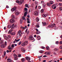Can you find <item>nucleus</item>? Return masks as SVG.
Instances as JSON below:
<instances>
[{"label":"nucleus","instance_id":"39448f33","mask_svg":"<svg viewBox=\"0 0 62 62\" xmlns=\"http://www.w3.org/2000/svg\"><path fill=\"white\" fill-rule=\"evenodd\" d=\"M21 33V30H19L18 32L17 33V35H18V34H19V36L20 37H21V36L22 35V33Z\"/></svg>","mask_w":62,"mask_h":62},{"label":"nucleus","instance_id":"5701e85b","mask_svg":"<svg viewBox=\"0 0 62 62\" xmlns=\"http://www.w3.org/2000/svg\"><path fill=\"white\" fill-rule=\"evenodd\" d=\"M20 23L21 24H22L23 23V19H21Z\"/></svg>","mask_w":62,"mask_h":62},{"label":"nucleus","instance_id":"a19ab883","mask_svg":"<svg viewBox=\"0 0 62 62\" xmlns=\"http://www.w3.org/2000/svg\"><path fill=\"white\" fill-rule=\"evenodd\" d=\"M59 5L60 6H61L62 5V3H60L59 4Z\"/></svg>","mask_w":62,"mask_h":62},{"label":"nucleus","instance_id":"dca6fc26","mask_svg":"<svg viewBox=\"0 0 62 62\" xmlns=\"http://www.w3.org/2000/svg\"><path fill=\"white\" fill-rule=\"evenodd\" d=\"M21 60L22 62H24L25 61V59L24 58H23Z\"/></svg>","mask_w":62,"mask_h":62},{"label":"nucleus","instance_id":"a211bd4d","mask_svg":"<svg viewBox=\"0 0 62 62\" xmlns=\"http://www.w3.org/2000/svg\"><path fill=\"white\" fill-rule=\"evenodd\" d=\"M46 50H50V48H49V47L48 46H47L46 47Z\"/></svg>","mask_w":62,"mask_h":62},{"label":"nucleus","instance_id":"ddd939ff","mask_svg":"<svg viewBox=\"0 0 62 62\" xmlns=\"http://www.w3.org/2000/svg\"><path fill=\"white\" fill-rule=\"evenodd\" d=\"M15 12H16L15 14L16 15H18L19 14V12L17 11H15Z\"/></svg>","mask_w":62,"mask_h":62},{"label":"nucleus","instance_id":"69168bd1","mask_svg":"<svg viewBox=\"0 0 62 62\" xmlns=\"http://www.w3.org/2000/svg\"><path fill=\"white\" fill-rule=\"evenodd\" d=\"M43 57H47V56L46 55H45L43 56Z\"/></svg>","mask_w":62,"mask_h":62},{"label":"nucleus","instance_id":"0e129e2a","mask_svg":"<svg viewBox=\"0 0 62 62\" xmlns=\"http://www.w3.org/2000/svg\"><path fill=\"white\" fill-rule=\"evenodd\" d=\"M9 51L8 50H7V53H9Z\"/></svg>","mask_w":62,"mask_h":62},{"label":"nucleus","instance_id":"7ed1b4c3","mask_svg":"<svg viewBox=\"0 0 62 62\" xmlns=\"http://www.w3.org/2000/svg\"><path fill=\"white\" fill-rule=\"evenodd\" d=\"M16 9H17V7H14L11 9V11H15Z\"/></svg>","mask_w":62,"mask_h":62},{"label":"nucleus","instance_id":"f704fd0d","mask_svg":"<svg viewBox=\"0 0 62 62\" xmlns=\"http://www.w3.org/2000/svg\"><path fill=\"white\" fill-rule=\"evenodd\" d=\"M25 7L28 8V5H27V4H26L25 5Z\"/></svg>","mask_w":62,"mask_h":62},{"label":"nucleus","instance_id":"c756f323","mask_svg":"<svg viewBox=\"0 0 62 62\" xmlns=\"http://www.w3.org/2000/svg\"><path fill=\"white\" fill-rule=\"evenodd\" d=\"M12 31L11 30H10L8 32V33L9 34V33H11V32Z\"/></svg>","mask_w":62,"mask_h":62},{"label":"nucleus","instance_id":"aec40b11","mask_svg":"<svg viewBox=\"0 0 62 62\" xmlns=\"http://www.w3.org/2000/svg\"><path fill=\"white\" fill-rule=\"evenodd\" d=\"M16 3H19V5H20V1L19 0H16Z\"/></svg>","mask_w":62,"mask_h":62},{"label":"nucleus","instance_id":"13d9d810","mask_svg":"<svg viewBox=\"0 0 62 62\" xmlns=\"http://www.w3.org/2000/svg\"><path fill=\"white\" fill-rule=\"evenodd\" d=\"M50 54V53L49 52H47V55H49Z\"/></svg>","mask_w":62,"mask_h":62},{"label":"nucleus","instance_id":"f03ea898","mask_svg":"<svg viewBox=\"0 0 62 62\" xmlns=\"http://www.w3.org/2000/svg\"><path fill=\"white\" fill-rule=\"evenodd\" d=\"M55 24H51V25H49L48 26V27H51V28H53L54 27H55Z\"/></svg>","mask_w":62,"mask_h":62},{"label":"nucleus","instance_id":"864d4df0","mask_svg":"<svg viewBox=\"0 0 62 62\" xmlns=\"http://www.w3.org/2000/svg\"><path fill=\"white\" fill-rule=\"evenodd\" d=\"M60 44H62V41H60Z\"/></svg>","mask_w":62,"mask_h":62},{"label":"nucleus","instance_id":"c9c22d12","mask_svg":"<svg viewBox=\"0 0 62 62\" xmlns=\"http://www.w3.org/2000/svg\"><path fill=\"white\" fill-rule=\"evenodd\" d=\"M53 3H54V2L53 1H51L50 2V4H53Z\"/></svg>","mask_w":62,"mask_h":62},{"label":"nucleus","instance_id":"de8ad7c7","mask_svg":"<svg viewBox=\"0 0 62 62\" xmlns=\"http://www.w3.org/2000/svg\"><path fill=\"white\" fill-rule=\"evenodd\" d=\"M60 49H62V46H61L60 47Z\"/></svg>","mask_w":62,"mask_h":62},{"label":"nucleus","instance_id":"a878e982","mask_svg":"<svg viewBox=\"0 0 62 62\" xmlns=\"http://www.w3.org/2000/svg\"><path fill=\"white\" fill-rule=\"evenodd\" d=\"M18 59L17 57H15L14 58V60H17Z\"/></svg>","mask_w":62,"mask_h":62},{"label":"nucleus","instance_id":"7c9ffc66","mask_svg":"<svg viewBox=\"0 0 62 62\" xmlns=\"http://www.w3.org/2000/svg\"><path fill=\"white\" fill-rule=\"evenodd\" d=\"M47 6H49V7L50 6H51V5H50V3H47Z\"/></svg>","mask_w":62,"mask_h":62},{"label":"nucleus","instance_id":"2eb2a0df","mask_svg":"<svg viewBox=\"0 0 62 62\" xmlns=\"http://www.w3.org/2000/svg\"><path fill=\"white\" fill-rule=\"evenodd\" d=\"M42 23L43 24V26H44L45 25H46V22H42Z\"/></svg>","mask_w":62,"mask_h":62},{"label":"nucleus","instance_id":"393cba45","mask_svg":"<svg viewBox=\"0 0 62 62\" xmlns=\"http://www.w3.org/2000/svg\"><path fill=\"white\" fill-rule=\"evenodd\" d=\"M12 28H15V25H14V24H13L12 25Z\"/></svg>","mask_w":62,"mask_h":62},{"label":"nucleus","instance_id":"6e6d98bb","mask_svg":"<svg viewBox=\"0 0 62 62\" xmlns=\"http://www.w3.org/2000/svg\"><path fill=\"white\" fill-rule=\"evenodd\" d=\"M12 47H14V44H12Z\"/></svg>","mask_w":62,"mask_h":62},{"label":"nucleus","instance_id":"6e6552de","mask_svg":"<svg viewBox=\"0 0 62 62\" xmlns=\"http://www.w3.org/2000/svg\"><path fill=\"white\" fill-rule=\"evenodd\" d=\"M0 46H1V47L2 48H4L6 46L4 44H2Z\"/></svg>","mask_w":62,"mask_h":62},{"label":"nucleus","instance_id":"20e7f679","mask_svg":"<svg viewBox=\"0 0 62 62\" xmlns=\"http://www.w3.org/2000/svg\"><path fill=\"white\" fill-rule=\"evenodd\" d=\"M38 14H39V13L37 11L34 12V14L35 16H37L38 15Z\"/></svg>","mask_w":62,"mask_h":62},{"label":"nucleus","instance_id":"a18cd8bd","mask_svg":"<svg viewBox=\"0 0 62 62\" xmlns=\"http://www.w3.org/2000/svg\"><path fill=\"white\" fill-rule=\"evenodd\" d=\"M38 7V8H39V9H40V8H41V6H39Z\"/></svg>","mask_w":62,"mask_h":62},{"label":"nucleus","instance_id":"6ab92c4d","mask_svg":"<svg viewBox=\"0 0 62 62\" xmlns=\"http://www.w3.org/2000/svg\"><path fill=\"white\" fill-rule=\"evenodd\" d=\"M39 18L38 17H37L36 18V22H38L39 21Z\"/></svg>","mask_w":62,"mask_h":62},{"label":"nucleus","instance_id":"f257e3e1","mask_svg":"<svg viewBox=\"0 0 62 62\" xmlns=\"http://www.w3.org/2000/svg\"><path fill=\"white\" fill-rule=\"evenodd\" d=\"M28 43V41H26L24 43H22V46H24L25 45H26Z\"/></svg>","mask_w":62,"mask_h":62},{"label":"nucleus","instance_id":"412c9836","mask_svg":"<svg viewBox=\"0 0 62 62\" xmlns=\"http://www.w3.org/2000/svg\"><path fill=\"white\" fill-rule=\"evenodd\" d=\"M4 38H5V39L6 40H8V38L6 36H5Z\"/></svg>","mask_w":62,"mask_h":62},{"label":"nucleus","instance_id":"bf43d9fd","mask_svg":"<svg viewBox=\"0 0 62 62\" xmlns=\"http://www.w3.org/2000/svg\"><path fill=\"white\" fill-rule=\"evenodd\" d=\"M5 45H7V42L5 41Z\"/></svg>","mask_w":62,"mask_h":62},{"label":"nucleus","instance_id":"5fc2aeb1","mask_svg":"<svg viewBox=\"0 0 62 62\" xmlns=\"http://www.w3.org/2000/svg\"><path fill=\"white\" fill-rule=\"evenodd\" d=\"M27 23H30V21H27Z\"/></svg>","mask_w":62,"mask_h":62},{"label":"nucleus","instance_id":"603ef678","mask_svg":"<svg viewBox=\"0 0 62 62\" xmlns=\"http://www.w3.org/2000/svg\"><path fill=\"white\" fill-rule=\"evenodd\" d=\"M28 31V29H26V30L25 31V33H27V31Z\"/></svg>","mask_w":62,"mask_h":62},{"label":"nucleus","instance_id":"8fccbe9b","mask_svg":"<svg viewBox=\"0 0 62 62\" xmlns=\"http://www.w3.org/2000/svg\"><path fill=\"white\" fill-rule=\"evenodd\" d=\"M11 37V36L9 35H8V39H9V38H10V37Z\"/></svg>","mask_w":62,"mask_h":62},{"label":"nucleus","instance_id":"473e14b6","mask_svg":"<svg viewBox=\"0 0 62 62\" xmlns=\"http://www.w3.org/2000/svg\"><path fill=\"white\" fill-rule=\"evenodd\" d=\"M8 50H10V49H12V48L11 47H9V46H8Z\"/></svg>","mask_w":62,"mask_h":62},{"label":"nucleus","instance_id":"4d7b16f0","mask_svg":"<svg viewBox=\"0 0 62 62\" xmlns=\"http://www.w3.org/2000/svg\"><path fill=\"white\" fill-rule=\"evenodd\" d=\"M41 4H43L44 3V1H41Z\"/></svg>","mask_w":62,"mask_h":62},{"label":"nucleus","instance_id":"37998d69","mask_svg":"<svg viewBox=\"0 0 62 62\" xmlns=\"http://www.w3.org/2000/svg\"><path fill=\"white\" fill-rule=\"evenodd\" d=\"M58 49H57L56 48H55L54 49V51H58Z\"/></svg>","mask_w":62,"mask_h":62},{"label":"nucleus","instance_id":"4c0bfd02","mask_svg":"<svg viewBox=\"0 0 62 62\" xmlns=\"http://www.w3.org/2000/svg\"><path fill=\"white\" fill-rule=\"evenodd\" d=\"M36 33L37 34H39V33H40V32L39 31H38V32H37Z\"/></svg>","mask_w":62,"mask_h":62},{"label":"nucleus","instance_id":"4468645a","mask_svg":"<svg viewBox=\"0 0 62 62\" xmlns=\"http://www.w3.org/2000/svg\"><path fill=\"white\" fill-rule=\"evenodd\" d=\"M27 12L26 11V12H25L24 14V16L25 17H26L27 15Z\"/></svg>","mask_w":62,"mask_h":62},{"label":"nucleus","instance_id":"f3484780","mask_svg":"<svg viewBox=\"0 0 62 62\" xmlns=\"http://www.w3.org/2000/svg\"><path fill=\"white\" fill-rule=\"evenodd\" d=\"M15 32H12L11 33V35H15Z\"/></svg>","mask_w":62,"mask_h":62},{"label":"nucleus","instance_id":"79ce46f5","mask_svg":"<svg viewBox=\"0 0 62 62\" xmlns=\"http://www.w3.org/2000/svg\"><path fill=\"white\" fill-rule=\"evenodd\" d=\"M4 56H5V55H6V52L4 51Z\"/></svg>","mask_w":62,"mask_h":62},{"label":"nucleus","instance_id":"b1692460","mask_svg":"<svg viewBox=\"0 0 62 62\" xmlns=\"http://www.w3.org/2000/svg\"><path fill=\"white\" fill-rule=\"evenodd\" d=\"M46 4H43V7L44 8H45V6H46Z\"/></svg>","mask_w":62,"mask_h":62},{"label":"nucleus","instance_id":"c85d7f7f","mask_svg":"<svg viewBox=\"0 0 62 62\" xmlns=\"http://www.w3.org/2000/svg\"><path fill=\"white\" fill-rule=\"evenodd\" d=\"M43 51L44 52V51H42V50H40L39 51V52L40 53H41V54H42L43 53Z\"/></svg>","mask_w":62,"mask_h":62},{"label":"nucleus","instance_id":"cd10ccee","mask_svg":"<svg viewBox=\"0 0 62 62\" xmlns=\"http://www.w3.org/2000/svg\"><path fill=\"white\" fill-rule=\"evenodd\" d=\"M0 43L2 44L4 43V41L3 40H2L0 42Z\"/></svg>","mask_w":62,"mask_h":62},{"label":"nucleus","instance_id":"e433bc0d","mask_svg":"<svg viewBox=\"0 0 62 62\" xmlns=\"http://www.w3.org/2000/svg\"><path fill=\"white\" fill-rule=\"evenodd\" d=\"M36 27H37V28H38L39 27V25H36Z\"/></svg>","mask_w":62,"mask_h":62},{"label":"nucleus","instance_id":"423d86ee","mask_svg":"<svg viewBox=\"0 0 62 62\" xmlns=\"http://www.w3.org/2000/svg\"><path fill=\"white\" fill-rule=\"evenodd\" d=\"M29 39L30 40H32V39H34V38L30 36L29 38Z\"/></svg>","mask_w":62,"mask_h":62},{"label":"nucleus","instance_id":"bb28decb","mask_svg":"<svg viewBox=\"0 0 62 62\" xmlns=\"http://www.w3.org/2000/svg\"><path fill=\"white\" fill-rule=\"evenodd\" d=\"M12 19H14L15 18V16L14 15H12Z\"/></svg>","mask_w":62,"mask_h":62},{"label":"nucleus","instance_id":"72a5a7b5","mask_svg":"<svg viewBox=\"0 0 62 62\" xmlns=\"http://www.w3.org/2000/svg\"><path fill=\"white\" fill-rule=\"evenodd\" d=\"M8 27L9 28H10L11 27V26L10 25H8Z\"/></svg>","mask_w":62,"mask_h":62},{"label":"nucleus","instance_id":"774afa93","mask_svg":"<svg viewBox=\"0 0 62 62\" xmlns=\"http://www.w3.org/2000/svg\"><path fill=\"white\" fill-rule=\"evenodd\" d=\"M52 61H53V60H51L49 61H48V62H51Z\"/></svg>","mask_w":62,"mask_h":62},{"label":"nucleus","instance_id":"49530a36","mask_svg":"<svg viewBox=\"0 0 62 62\" xmlns=\"http://www.w3.org/2000/svg\"><path fill=\"white\" fill-rule=\"evenodd\" d=\"M22 18L23 19V20H24L25 19V17H24V16H23L22 17Z\"/></svg>","mask_w":62,"mask_h":62},{"label":"nucleus","instance_id":"338daca9","mask_svg":"<svg viewBox=\"0 0 62 62\" xmlns=\"http://www.w3.org/2000/svg\"><path fill=\"white\" fill-rule=\"evenodd\" d=\"M54 9H55L56 8V7L54 6Z\"/></svg>","mask_w":62,"mask_h":62},{"label":"nucleus","instance_id":"c03bdc74","mask_svg":"<svg viewBox=\"0 0 62 62\" xmlns=\"http://www.w3.org/2000/svg\"><path fill=\"white\" fill-rule=\"evenodd\" d=\"M21 43H22V42L21 41H20V42H19L18 45H20Z\"/></svg>","mask_w":62,"mask_h":62},{"label":"nucleus","instance_id":"1a4fd4ad","mask_svg":"<svg viewBox=\"0 0 62 62\" xmlns=\"http://www.w3.org/2000/svg\"><path fill=\"white\" fill-rule=\"evenodd\" d=\"M26 59L27 60H28V61L30 60V58L28 57H25Z\"/></svg>","mask_w":62,"mask_h":62},{"label":"nucleus","instance_id":"09e8293b","mask_svg":"<svg viewBox=\"0 0 62 62\" xmlns=\"http://www.w3.org/2000/svg\"><path fill=\"white\" fill-rule=\"evenodd\" d=\"M41 48L43 49H45V47L44 46H42L41 47Z\"/></svg>","mask_w":62,"mask_h":62},{"label":"nucleus","instance_id":"052dcab7","mask_svg":"<svg viewBox=\"0 0 62 62\" xmlns=\"http://www.w3.org/2000/svg\"><path fill=\"white\" fill-rule=\"evenodd\" d=\"M32 40H33L32 42H34V41H35V39H32Z\"/></svg>","mask_w":62,"mask_h":62},{"label":"nucleus","instance_id":"58836bf2","mask_svg":"<svg viewBox=\"0 0 62 62\" xmlns=\"http://www.w3.org/2000/svg\"><path fill=\"white\" fill-rule=\"evenodd\" d=\"M21 57V54H19L18 55V57Z\"/></svg>","mask_w":62,"mask_h":62},{"label":"nucleus","instance_id":"ea45409f","mask_svg":"<svg viewBox=\"0 0 62 62\" xmlns=\"http://www.w3.org/2000/svg\"><path fill=\"white\" fill-rule=\"evenodd\" d=\"M24 10L25 11H27V9L26 8H24Z\"/></svg>","mask_w":62,"mask_h":62},{"label":"nucleus","instance_id":"4be33fe9","mask_svg":"<svg viewBox=\"0 0 62 62\" xmlns=\"http://www.w3.org/2000/svg\"><path fill=\"white\" fill-rule=\"evenodd\" d=\"M40 12L41 13H43V12H44V9H42L40 11Z\"/></svg>","mask_w":62,"mask_h":62},{"label":"nucleus","instance_id":"2f4dec72","mask_svg":"<svg viewBox=\"0 0 62 62\" xmlns=\"http://www.w3.org/2000/svg\"><path fill=\"white\" fill-rule=\"evenodd\" d=\"M55 44L58 45L59 44V42L58 41H56L55 43Z\"/></svg>","mask_w":62,"mask_h":62},{"label":"nucleus","instance_id":"3c124183","mask_svg":"<svg viewBox=\"0 0 62 62\" xmlns=\"http://www.w3.org/2000/svg\"><path fill=\"white\" fill-rule=\"evenodd\" d=\"M47 53H48V52H46L45 53V54H46L47 55Z\"/></svg>","mask_w":62,"mask_h":62},{"label":"nucleus","instance_id":"f8f14e48","mask_svg":"<svg viewBox=\"0 0 62 62\" xmlns=\"http://www.w3.org/2000/svg\"><path fill=\"white\" fill-rule=\"evenodd\" d=\"M24 2V0H20V4H19V5H21Z\"/></svg>","mask_w":62,"mask_h":62},{"label":"nucleus","instance_id":"0eeeda50","mask_svg":"<svg viewBox=\"0 0 62 62\" xmlns=\"http://www.w3.org/2000/svg\"><path fill=\"white\" fill-rule=\"evenodd\" d=\"M14 22H15V20L13 19H10V23H13Z\"/></svg>","mask_w":62,"mask_h":62},{"label":"nucleus","instance_id":"9d476101","mask_svg":"<svg viewBox=\"0 0 62 62\" xmlns=\"http://www.w3.org/2000/svg\"><path fill=\"white\" fill-rule=\"evenodd\" d=\"M21 50L22 52H23V53H25V49L22 48H21Z\"/></svg>","mask_w":62,"mask_h":62},{"label":"nucleus","instance_id":"680f3d73","mask_svg":"<svg viewBox=\"0 0 62 62\" xmlns=\"http://www.w3.org/2000/svg\"><path fill=\"white\" fill-rule=\"evenodd\" d=\"M35 30H36V31H37V32H38V31H39V30L38 29H35Z\"/></svg>","mask_w":62,"mask_h":62},{"label":"nucleus","instance_id":"9b49d317","mask_svg":"<svg viewBox=\"0 0 62 62\" xmlns=\"http://www.w3.org/2000/svg\"><path fill=\"white\" fill-rule=\"evenodd\" d=\"M7 60L8 61V62H12V60H11L10 59H7Z\"/></svg>","mask_w":62,"mask_h":62},{"label":"nucleus","instance_id":"e2e57ef3","mask_svg":"<svg viewBox=\"0 0 62 62\" xmlns=\"http://www.w3.org/2000/svg\"><path fill=\"white\" fill-rule=\"evenodd\" d=\"M6 8H9V7H8V6H6Z\"/></svg>","mask_w":62,"mask_h":62}]
</instances>
